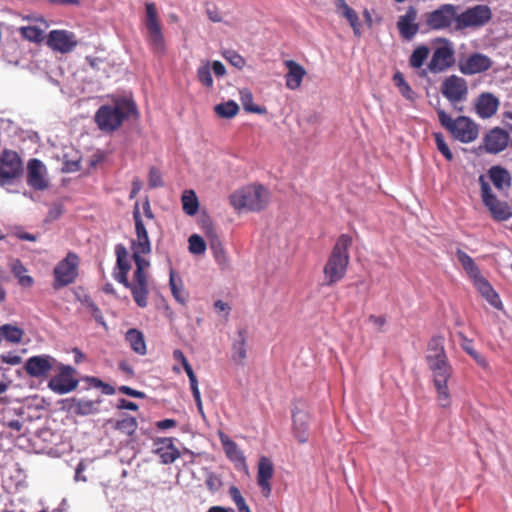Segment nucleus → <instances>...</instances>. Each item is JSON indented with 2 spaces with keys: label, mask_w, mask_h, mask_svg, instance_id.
Returning a JSON list of instances; mask_svg holds the SVG:
<instances>
[{
  "label": "nucleus",
  "mask_w": 512,
  "mask_h": 512,
  "mask_svg": "<svg viewBox=\"0 0 512 512\" xmlns=\"http://www.w3.org/2000/svg\"><path fill=\"white\" fill-rule=\"evenodd\" d=\"M202 228H203L206 238L209 241V246H210V249L213 253V256H214L216 262L222 269H225L228 266V258L225 253L222 242H221L219 236L217 235L212 222L209 219L203 220Z\"/></svg>",
  "instance_id": "19"
},
{
  "label": "nucleus",
  "mask_w": 512,
  "mask_h": 512,
  "mask_svg": "<svg viewBox=\"0 0 512 512\" xmlns=\"http://www.w3.org/2000/svg\"><path fill=\"white\" fill-rule=\"evenodd\" d=\"M273 475L274 466L272 461L268 457L262 456L258 462L257 484L265 498H268L271 495L272 486L270 480Z\"/></svg>",
  "instance_id": "23"
},
{
  "label": "nucleus",
  "mask_w": 512,
  "mask_h": 512,
  "mask_svg": "<svg viewBox=\"0 0 512 512\" xmlns=\"http://www.w3.org/2000/svg\"><path fill=\"white\" fill-rule=\"evenodd\" d=\"M499 101L491 93H482L476 100L475 110L480 118H490L498 110Z\"/></svg>",
  "instance_id": "25"
},
{
  "label": "nucleus",
  "mask_w": 512,
  "mask_h": 512,
  "mask_svg": "<svg viewBox=\"0 0 512 512\" xmlns=\"http://www.w3.org/2000/svg\"><path fill=\"white\" fill-rule=\"evenodd\" d=\"M145 27L148 32L147 41L151 51L158 56L164 55L166 52L165 39L154 3L145 4Z\"/></svg>",
  "instance_id": "8"
},
{
  "label": "nucleus",
  "mask_w": 512,
  "mask_h": 512,
  "mask_svg": "<svg viewBox=\"0 0 512 512\" xmlns=\"http://www.w3.org/2000/svg\"><path fill=\"white\" fill-rule=\"evenodd\" d=\"M1 361L9 365H18L22 361V357L16 353L8 352L1 355Z\"/></svg>",
  "instance_id": "55"
},
{
  "label": "nucleus",
  "mask_w": 512,
  "mask_h": 512,
  "mask_svg": "<svg viewBox=\"0 0 512 512\" xmlns=\"http://www.w3.org/2000/svg\"><path fill=\"white\" fill-rule=\"evenodd\" d=\"M197 78L202 85L207 88L213 87V78L210 71L209 62L204 63L197 69Z\"/></svg>",
  "instance_id": "49"
},
{
  "label": "nucleus",
  "mask_w": 512,
  "mask_h": 512,
  "mask_svg": "<svg viewBox=\"0 0 512 512\" xmlns=\"http://www.w3.org/2000/svg\"><path fill=\"white\" fill-rule=\"evenodd\" d=\"M334 4L337 11L341 12L342 16L345 17L349 22L354 34L356 36H360L361 23L356 11L352 9L350 6H348L345 0H335Z\"/></svg>",
  "instance_id": "27"
},
{
  "label": "nucleus",
  "mask_w": 512,
  "mask_h": 512,
  "mask_svg": "<svg viewBox=\"0 0 512 512\" xmlns=\"http://www.w3.org/2000/svg\"><path fill=\"white\" fill-rule=\"evenodd\" d=\"M393 82L404 98L410 101H413L415 99V92L406 82L404 75L401 72L398 71L393 75Z\"/></svg>",
  "instance_id": "42"
},
{
  "label": "nucleus",
  "mask_w": 512,
  "mask_h": 512,
  "mask_svg": "<svg viewBox=\"0 0 512 512\" xmlns=\"http://www.w3.org/2000/svg\"><path fill=\"white\" fill-rule=\"evenodd\" d=\"M8 265L20 285L30 286L32 284V278L28 275V269L18 258H11Z\"/></svg>",
  "instance_id": "33"
},
{
  "label": "nucleus",
  "mask_w": 512,
  "mask_h": 512,
  "mask_svg": "<svg viewBox=\"0 0 512 512\" xmlns=\"http://www.w3.org/2000/svg\"><path fill=\"white\" fill-rule=\"evenodd\" d=\"M143 253H132L136 269L133 275V299L135 303L144 308L148 304L149 284L147 270L150 262L142 257Z\"/></svg>",
  "instance_id": "7"
},
{
  "label": "nucleus",
  "mask_w": 512,
  "mask_h": 512,
  "mask_svg": "<svg viewBox=\"0 0 512 512\" xmlns=\"http://www.w3.org/2000/svg\"><path fill=\"white\" fill-rule=\"evenodd\" d=\"M456 257L461 264L468 278L472 281L477 291L493 307L500 309L502 302L499 295L493 289L491 284L481 274V271L474 259L461 249L456 250Z\"/></svg>",
  "instance_id": "5"
},
{
  "label": "nucleus",
  "mask_w": 512,
  "mask_h": 512,
  "mask_svg": "<svg viewBox=\"0 0 512 512\" xmlns=\"http://www.w3.org/2000/svg\"><path fill=\"white\" fill-rule=\"evenodd\" d=\"M48 186L47 169L40 160L34 158V190H44Z\"/></svg>",
  "instance_id": "34"
},
{
  "label": "nucleus",
  "mask_w": 512,
  "mask_h": 512,
  "mask_svg": "<svg viewBox=\"0 0 512 512\" xmlns=\"http://www.w3.org/2000/svg\"><path fill=\"white\" fill-rule=\"evenodd\" d=\"M284 64L288 70L285 75L286 87L290 90L298 89L306 75V70L294 60H287Z\"/></svg>",
  "instance_id": "26"
},
{
  "label": "nucleus",
  "mask_w": 512,
  "mask_h": 512,
  "mask_svg": "<svg viewBox=\"0 0 512 512\" xmlns=\"http://www.w3.org/2000/svg\"><path fill=\"white\" fill-rule=\"evenodd\" d=\"M133 219L135 222V232L136 236H144L148 235L147 229L143 223V220L141 218L140 209H139V203L136 202L133 209Z\"/></svg>",
  "instance_id": "51"
},
{
  "label": "nucleus",
  "mask_w": 512,
  "mask_h": 512,
  "mask_svg": "<svg viewBox=\"0 0 512 512\" xmlns=\"http://www.w3.org/2000/svg\"><path fill=\"white\" fill-rule=\"evenodd\" d=\"M240 100L243 105V108L247 112L256 113V114H264L266 112L265 107L254 105L253 95L249 89L240 90Z\"/></svg>",
  "instance_id": "41"
},
{
  "label": "nucleus",
  "mask_w": 512,
  "mask_h": 512,
  "mask_svg": "<svg viewBox=\"0 0 512 512\" xmlns=\"http://www.w3.org/2000/svg\"><path fill=\"white\" fill-rule=\"evenodd\" d=\"M492 60L481 53H472L460 60L459 70L464 75H474L488 71L492 67Z\"/></svg>",
  "instance_id": "20"
},
{
  "label": "nucleus",
  "mask_w": 512,
  "mask_h": 512,
  "mask_svg": "<svg viewBox=\"0 0 512 512\" xmlns=\"http://www.w3.org/2000/svg\"><path fill=\"white\" fill-rule=\"evenodd\" d=\"M441 93L451 103L463 101L468 94L467 82L459 76L451 75L442 82Z\"/></svg>",
  "instance_id": "17"
},
{
  "label": "nucleus",
  "mask_w": 512,
  "mask_h": 512,
  "mask_svg": "<svg viewBox=\"0 0 512 512\" xmlns=\"http://www.w3.org/2000/svg\"><path fill=\"white\" fill-rule=\"evenodd\" d=\"M418 11L414 6H409L403 15L398 17L396 26L400 37L403 40L411 41L420 31V25L417 22Z\"/></svg>",
  "instance_id": "18"
},
{
  "label": "nucleus",
  "mask_w": 512,
  "mask_h": 512,
  "mask_svg": "<svg viewBox=\"0 0 512 512\" xmlns=\"http://www.w3.org/2000/svg\"><path fill=\"white\" fill-rule=\"evenodd\" d=\"M433 138L435 140L437 150L445 157L447 161H452L454 156L448 144L446 143L443 134L440 132H434Z\"/></svg>",
  "instance_id": "46"
},
{
  "label": "nucleus",
  "mask_w": 512,
  "mask_h": 512,
  "mask_svg": "<svg viewBox=\"0 0 512 512\" xmlns=\"http://www.w3.org/2000/svg\"><path fill=\"white\" fill-rule=\"evenodd\" d=\"M424 23L426 31L445 30L457 25V7L452 4H442L437 9L424 14Z\"/></svg>",
  "instance_id": "10"
},
{
  "label": "nucleus",
  "mask_w": 512,
  "mask_h": 512,
  "mask_svg": "<svg viewBox=\"0 0 512 512\" xmlns=\"http://www.w3.org/2000/svg\"><path fill=\"white\" fill-rule=\"evenodd\" d=\"M57 373L48 382V387L55 393L63 395L74 391L79 384L76 378V370L64 364H58Z\"/></svg>",
  "instance_id": "13"
},
{
  "label": "nucleus",
  "mask_w": 512,
  "mask_h": 512,
  "mask_svg": "<svg viewBox=\"0 0 512 512\" xmlns=\"http://www.w3.org/2000/svg\"><path fill=\"white\" fill-rule=\"evenodd\" d=\"M488 174L497 189L503 190L510 186V175L505 168L493 166L489 169Z\"/></svg>",
  "instance_id": "32"
},
{
  "label": "nucleus",
  "mask_w": 512,
  "mask_h": 512,
  "mask_svg": "<svg viewBox=\"0 0 512 512\" xmlns=\"http://www.w3.org/2000/svg\"><path fill=\"white\" fill-rule=\"evenodd\" d=\"M125 340L136 354L143 356L147 353L145 338L140 330L129 329L125 334Z\"/></svg>",
  "instance_id": "30"
},
{
  "label": "nucleus",
  "mask_w": 512,
  "mask_h": 512,
  "mask_svg": "<svg viewBox=\"0 0 512 512\" xmlns=\"http://www.w3.org/2000/svg\"><path fill=\"white\" fill-rule=\"evenodd\" d=\"M148 184L150 188H158L163 186L161 172L156 167H151L148 174Z\"/></svg>",
  "instance_id": "53"
},
{
  "label": "nucleus",
  "mask_w": 512,
  "mask_h": 512,
  "mask_svg": "<svg viewBox=\"0 0 512 512\" xmlns=\"http://www.w3.org/2000/svg\"><path fill=\"white\" fill-rule=\"evenodd\" d=\"M153 446V452L160 457L162 464H171L181 456L171 437L156 438Z\"/></svg>",
  "instance_id": "22"
},
{
  "label": "nucleus",
  "mask_w": 512,
  "mask_h": 512,
  "mask_svg": "<svg viewBox=\"0 0 512 512\" xmlns=\"http://www.w3.org/2000/svg\"><path fill=\"white\" fill-rule=\"evenodd\" d=\"M137 114L136 105L125 98H117L113 104H105L98 108L94 121L104 133L111 134L117 131L123 122Z\"/></svg>",
  "instance_id": "2"
},
{
  "label": "nucleus",
  "mask_w": 512,
  "mask_h": 512,
  "mask_svg": "<svg viewBox=\"0 0 512 512\" xmlns=\"http://www.w3.org/2000/svg\"><path fill=\"white\" fill-rule=\"evenodd\" d=\"M352 244L353 238L349 234L338 236L323 268L324 285L333 286L345 277L350 263L349 250Z\"/></svg>",
  "instance_id": "1"
},
{
  "label": "nucleus",
  "mask_w": 512,
  "mask_h": 512,
  "mask_svg": "<svg viewBox=\"0 0 512 512\" xmlns=\"http://www.w3.org/2000/svg\"><path fill=\"white\" fill-rule=\"evenodd\" d=\"M86 303H87L89 309L91 310L92 315L94 316V318L98 322L103 323V316H102V313H101L100 309L97 307V305L92 300H88V299H86Z\"/></svg>",
  "instance_id": "60"
},
{
  "label": "nucleus",
  "mask_w": 512,
  "mask_h": 512,
  "mask_svg": "<svg viewBox=\"0 0 512 512\" xmlns=\"http://www.w3.org/2000/svg\"><path fill=\"white\" fill-rule=\"evenodd\" d=\"M481 199L484 206L490 212L491 217L498 222L506 221L512 217V209L506 201H501L492 192L489 183L484 176L479 177Z\"/></svg>",
  "instance_id": "9"
},
{
  "label": "nucleus",
  "mask_w": 512,
  "mask_h": 512,
  "mask_svg": "<svg viewBox=\"0 0 512 512\" xmlns=\"http://www.w3.org/2000/svg\"><path fill=\"white\" fill-rule=\"evenodd\" d=\"M169 284H170V288H171L174 298L179 303H182V304L185 303L186 298L184 296L181 279H178V281H177L173 271L170 272Z\"/></svg>",
  "instance_id": "48"
},
{
  "label": "nucleus",
  "mask_w": 512,
  "mask_h": 512,
  "mask_svg": "<svg viewBox=\"0 0 512 512\" xmlns=\"http://www.w3.org/2000/svg\"><path fill=\"white\" fill-rule=\"evenodd\" d=\"M226 59L236 68H243L245 65V59L236 52H229V56Z\"/></svg>",
  "instance_id": "56"
},
{
  "label": "nucleus",
  "mask_w": 512,
  "mask_h": 512,
  "mask_svg": "<svg viewBox=\"0 0 512 512\" xmlns=\"http://www.w3.org/2000/svg\"><path fill=\"white\" fill-rule=\"evenodd\" d=\"M189 251L195 255H201L206 251V242L202 237L197 234H193L188 239Z\"/></svg>",
  "instance_id": "50"
},
{
  "label": "nucleus",
  "mask_w": 512,
  "mask_h": 512,
  "mask_svg": "<svg viewBox=\"0 0 512 512\" xmlns=\"http://www.w3.org/2000/svg\"><path fill=\"white\" fill-rule=\"evenodd\" d=\"M212 69L217 77H223L226 74V68L220 61H214L212 63Z\"/></svg>",
  "instance_id": "62"
},
{
  "label": "nucleus",
  "mask_w": 512,
  "mask_h": 512,
  "mask_svg": "<svg viewBox=\"0 0 512 512\" xmlns=\"http://www.w3.org/2000/svg\"><path fill=\"white\" fill-rule=\"evenodd\" d=\"M270 192L260 184H252L232 193L229 197L230 204L236 210L246 209L251 212L263 210L269 203Z\"/></svg>",
  "instance_id": "6"
},
{
  "label": "nucleus",
  "mask_w": 512,
  "mask_h": 512,
  "mask_svg": "<svg viewBox=\"0 0 512 512\" xmlns=\"http://www.w3.org/2000/svg\"><path fill=\"white\" fill-rule=\"evenodd\" d=\"M55 358L49 355L34 356V377H46L58 366Z\"/></svg>",
  "instance_id": "28"
},
{
  "label": "nucleus",
  "mask_w": 512,
  "mask_h": 512,
  "mask_svg": "<svg viewBox=\"0 0 512 512\" xmlns=\"http://www.w3.org/2000/svg\"><path fill=\"white\" fill-rule=\"evenodd\" d=\"M181 203L183 211L189 215L193 216L197 213L199 208V201L196 193L193 190H185L181 196Z\"/></svg>",
  "instance_id": "38"
},
{
  "label": "nucleus",
  "mask_w": 512,
  "mask_h": 512,
  "mask_svg": "<svg viewBox=\"0 0 512 512\" xmlns=\"http://www.w3.org/2000/svg\"><path fill=\"white\" fill-rule=\"evenodd\" d=\"M108 422L113 424V428L115 430H118L127 436L133 435L138 427L136 418L130 415H124L120 420H109Z\"/></svg>",
  "instance_id": "36"
},
{
  "label": "nucleus",
  "mask_w": 512,
  "mask_h": 512,
  "mask_svg": "<svg viewBox=\"0 0 512 512\" xmlns=\"http://www.w3.org/2000/svg\"><path fill=\"white\" fill-rule=\"evenodd\" d=\"M24 171L20 156L11 150H4L0 154V185L11 184L19 178Z\"/></svg>",
  "instance_id": "12"
},
{
  "label": "nucleus",
  "mask_w": 512,
  "mask_h": 512,
  "mask_svg": "<svg viewBox=\"0 0 512 512\" xmlns=\"http://www.w3.org/2000/svg\"><path fill=\"white\" fill-rule=\"evenodd\" d=\"M24 331L14 324L0 325V336L1 340H5L10 343H20L22 341Z\"/></svg>",
  "instance_id": "35"
},
{
  "label": "nucleus",
  "mask_w": 512,
  "mask_h": 512,
  "mask_svg": "<svg viewBox=\"0 0 512 512\" xmlns=\"http://www.w3.org/2000/svg\"><path fill=\"white\" fill-rule=\"evenodd\" d=\"M440 125L454 140L468 144L474 142L479 136V125L467 116L452 118L442 108H436Z\"/></svg>",
  "instance_id": "4"
},
{
  "label": "nucleus",
  "mask_w": 512,
  "mask_h": 512,
  "mask_svg": "<svg viewBox=\"0 0 512 512\" xmlns=\"http://www.w3.org/2000/svg\"><path fill=\"white\" fill-rule=\"evenodd\" d=\"M79 263V256L69 252L54 268L53 288L58 290L74 283L78 276Z\"/></svg>",
  "instance_id": "11"
},
{
  "label": "nucleus",
  "mask_w": 512,
  "mask_h": 512,
  "mask_svg": "<svg viewBox=\"0 0 512 512\" xmlns=\"http://www.w3.org/2000/svg\"><path fill=\"white\" fill-rule=\"evenodd\" d=\"M238 338L232 346V359L239 365H243L247 357L246 344H247V331L240 329L237 332Z\"/></svg>",
  "instance_id": "29"
},
{
  "label": "nucleus",
  "mask_w": 512,
  "mask_h": 512,
  "mask_svg": "<svg viewBox=\"0 0 512 512\" xmlns=\"http://www.w3.org/2000/svg\"><path fill=\"white\" fill-rule=\"evenodd\" d=\"M118 390H119V392H121L125 395H128V396L134 397V398L143 399L146 396L144 392L132 389L131 387L125 386V385L120 386L118 388Z\"/></svg>",
  "instance_id": "57"
},
{
  "label": "nucleus",
  "mask_w": 512,
  "mask_h": 512,
  "mask_svg": "<svg viewBox=\"0 0 512 512\" xmlns=\"http://www.w3.org/2000/svg\"><path fill=\"white\" fill-rule=\"evenodd\" d=\"M490 19V8L486 5H476L461 14L457 13V29L482 26Z\"/></svg>",
  "instance_id": "15"
},
{
  "label": "nucleus",
  "mask_w": 512,
  "mask_h": 512,
  "mask_svg": "<svg viewBox=\"0 0 512 512\" xmlns=\"http://www.w3.org/2000/svg\"><path fill=\"white\" fill-rule=\"evenodd\" d=\"M132 253H143V255L151 252V242L148 235L136 236L131 243Z\"/></svg>",
  "instance_id": "45"
},
{
  "label": "nucleus",
  "mask_w": 512,
  "mask_h": 512,
  "mask_svg": "<svg viewBox=\"0 0 512 512\" xmlns=\"http://www.w3.org/2000/svg\"><path fill=\"white\" fill-rule=\"evenodd\" d=\"M307 416L304 413L298 412L293 414V424H294V433L295 437L298 439L300 443H305L307 441L306 438V430H307Z\"/></svg>",
  "instance_id": "39"
},
{
  "label": "nucleus",
  "mask_w": 512,
  "mask_h": 512,
  "mask_svg": "<svg viewBox=\"0 0 512 512\" xmlns=\"http://www.w3.org/2000/svg\"><path fill=\"white\" fill-rule=\"evenodd\" d=\"M100 404V400L92 401V400H84V399H73V404L70 408L74 411V413L79 415H88L95 413L98 411V406Z\"/></svg>",
  "instance_id": "37"
},
{
  "label": "nucleus",
  "mask_w": 512,
  "mask_h": 512,
  "mask_svg": "<svg viewBox=\"0 0 512 512\" xmlns=\"http://www.w3.org/2000/svg\"><path fill=\"white\" fill-rule=\"evenodd\" d=\"M509 141V134L502 128L495 127L491 129L483 138L485 150L496 154L503 151Z\"/></svg>",
  "instance_id": "24"
},
{
  "label": "nucleus",
  "mask_w": 512,
  "mask_h": 512,
  "mask_svg": "<svg viewBox=\"0 0 512 512\" xmlns=\"http://www.w3.org/2000/svg\"><path fill=\"white\" fill-rule=\"evenodd\" d=\"M368 320L369 322H371L373 325H375L378 329V331H382L383 327L385 326V324L387 323V319H386V316L384 315H374V314H371L369 317H368Z\"/></svg>",
  "instance_id": "58"
},
{
  "label": "nucleus",
  "mask_w": 512,
  "mask_h": 512,
  "mask_svg": "<svg viewBox=\"0 0 512 512\" xmlns=\"http://www.w3.org/2000/svg\"><path fill=\"white\" fill-rule=\"evenodd\" d=\"M205 485L211 492H217L221 486L222 481L219 476L211 473L205 479Z\"/></svg>",
  "instance_id": "54"
},
{
  "label": "nucleus",
  "mask_w": 512,
  "mask_h": 512,
  "mask_svg": "<svg viewBox=\"0 0 512 512\" xmlns=\"http://www.w3.org/2000/svg\"><path fill=\"white\" fill-rule=\"evenodd\" d=\"M176 424H177V422L173 419H164V420L158 421L156 426H157V428L164 430V429H169V428L175 427Z\"/></svg>",
  "instance_id": "64"
},
{
  "label": "nucleus",
  "mask_w": 512,
  "mask_h": 512,
  "mask_svg": "<svg viewBox=\"0 0 512 512\" xmlns=\"http://www.w3.org/2000/svg\"><path fill=\"white\" fill-rule=\"evenodd\" d=\"M430 54V49L426 45L417 46L409 58V65L414 69L421 68Z\"/></svg>",
  "instance_id": "40"
},
{
  "label": "nucleus",
  "mask_w": 512,
  "mask_h": 512,
  "mask_svg": "<svg viewBox=\"0 0 512 512\" xmlns=\"http://www.w3.org/2000/svg\"><path fill=\"white\" fill-rule=\"evenodd\" d=\"M182 367L185 370V372H186V374H187V376L189 378L190 386L198 384L197 377H196V375H195V373H194L190 363H188V364H186V365H184Z\"/></svg>",
  "instance_id": "63"
},
{
  "label": "nucleus",
  "mask_w": 512,
  "mask_h": 512,
  "mask_svg": "<svg viewBox=\"0 0 512 512\" xmlns=\"http://www.w3.org/2000/svg\"><path fill=\"white\" fill-rule=\"evenodd\" d=\"M229 496L231 497L232 501L235 503L238 512H252L248 505L246 504V501L244 497L242 496L240 490L236 486H231L229 488Z\"/></svg>",
  "instance_id": "47"
},
{
  "label": "nucleus",
  "mask_w": 512,
  "mask_h": 512,
  "mask_svg": "<svg viewBox=\"0 0 512 512\" xmlns=\"http://www.w3.org/2000/svg\"><path fill=\"white\" fill-rule=\"evenodd\" d=\"M64 208L61 202H55L48 208L46 217L44 218L45 223H50L58 220L63 214Z\"/></svg>",
  "instance_id": "52"
},
{
  "label": "nucleus",
  "mask_w": 512,
  "mask_h": 512,
  "mask_svg": "<svg viewBox=\"0 0 512 512\" xmlns=\"http://www.w3.org/2000/svg\"><path fill=\"white\" fill-rule=\"evenodd\" d=\"M46 44L53 51L66 54L71 52L78 45V41L74 33L70 31L52 30L47 35Z\"/></svg>",
  "instance_id": "16"
},
{
  "label": "nucleus",
  "mask_w": 512,
  "mask_h": 512,
  "mask_svg": "<svg viewBox=\"0 0 512 512\" xmlns=\"http://www.w3.org/2000/svg\"><path fill=\"white\" fill-rule=\"evenodd\" d=\"M220 441L228 458L234 460L241 457V451L239 450L238 445L226 434L220 433Z\"/></svg>",
  "instance_id": "44"
},
{
  "label": "nucleus",
  "mask_w": 512,
  "mask_h": 512,
  "mask_svg": "<svg viewBox=\"0 0 512 512\" xmlns=\"http://www.w3.org/2000/svg\"><path fill=\"white\" fill-rule=\"evenodd\" d=\"M426 363L431 374V382L436 391V401L438 405L442 408L450 407L452 395L448 383L453 377L454 369L449 358H434Z\"/></svg>",
  "instance_id": "3"
},
{
  "label": "nucleus",
  "mask_w": 512,
  "mask_h": 512,
  "mask_svg": "<svg viewBox=\"0 0 512 512\" xmlns=\"http://www.w3.org/2000/svg\"><path fill=\"white\" fill-rule=\"evenodd\" d=\"M455 52L452 44L447 40H442L441 45L434 48L427 69L433 74L448 70L455 63Z\"/></svg>",
  "instance_id": "14"
},
{
  "label": "nucleus",
  "mask_w": 512,
  "mask_h": 512,
  "mask_svg": "<svg viewBox=\"0 0 512 512\" xmlns=\"http://www.w3.org/2000/svg\"><path fill=\"white\" fill-rule=\"evenodd\" d=\"M445 339L443 336L436 335L433 336L427 345V354L425 356V360L430 361L434 358L437 359H445L448 358L447 353L444 347Z\"/></svg>",
  "instance_id": "31"
},
{
  "label": "nucleus",
  "mask_w": 512,
  "mask_h": 512,
  "mask_svg": "<svg viewBox=\"0 0 512 512\" xmlns=\"http://www.w3.org/2000/svg\"><path fill=\"white\" fill-rule=\"evenodd\" d=\"M117 408L136 411L138 409V405L134 402L122 398L118 401Z\"/></svg>",
  "instance_id": "61"
},
{
  "label": "nucleus",
  "mask_w": 512,
  "mask_h": 512,
  "mask_svg": "<svg viewBox=\"0 0 512 512\" xmlns=\"http://www.w3.org/2000/svg\"><path fill=\"white\" fill-rule=\"evenodd\" d=\"M208 18L215 23L222 22V16L219 12V9L216 6H213L212 8H207L206 10Z\"/></svg>",
  "instance_id": "59"
},
{
  "label": "nucleus",
  "mask_w": 512,
  "mask_h": 512,
  "mask_svg": "<svg viewBox=\"0 0 512 512\" xmlns=\"http://www.w3.org/2000/svg\"><path fill=\"white\" fill-rule=\"evenodd\" d=\"M216 114L222 118H232L239 112V106L234 101H228L215 106Z\"/></svg>",
  "instance_id": "43"
},
{
  "label": "nucleus",
  "mask_w": 512,
  "mask_h": 512,
  "mask_svg": "<svg viewBox=\"0 0 512 512\" xmlns=\"http://www.w3.org/2000/svg\"><path fill=\"white\" fill-rule=\"evenodd\" d=\"M115 254L117 258L116 265L119 271L114 274V278L117 282L130 289L133 294V282H130L128 279V273L131 269L129 253L123 244H117L115 246Z\"/></svg>",
  "instance_id": "21"
}]
</instances>
